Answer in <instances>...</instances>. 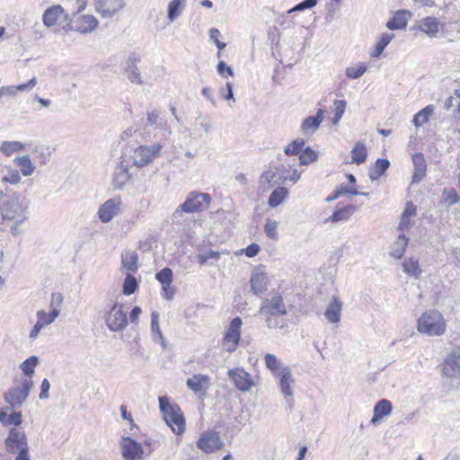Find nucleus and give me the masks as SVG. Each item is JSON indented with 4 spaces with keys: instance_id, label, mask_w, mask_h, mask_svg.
Segmentation results:
<instances>
[{
    "instance_id": "obj_1",
    "label": "nucleus",
    "mask_w": 460,
    "mask_h": 460,
    "mask_svg": "<svg viewBox=\"0 0 460 460\" xmlns=\"http://www.w3.org/2000/svg\"><path fill=\"white\" fill-rule=\"evenodd\" d=\"M7 187L0 190V211L4 220L22 224L27 219V204L17 194L9 195Z\"/></svg>"
},
{
    "instance_id": "obj_2",
    "label": "nucleus",
    "mask_w": 460,
    "mask_h": 460,
    "mask_svg": "<svg viewBox=\"0 0 460 460\" xmlns=\"http://www.w3.org/2000/svg\"><path fill=\"white\" fill-rule=\"evenodd\" d=\"M159 408L166 424L174 433L181 434L185 429V418L177 404H172L166 396L159 397Z\"/></svg>"
},
{
    "instance_id": "obj_3",
    "label": "nucleus",
    "mask_w": 460,
    "mask_h": 460,
    "mask_svg": "<svg viewBox=\"0 0 460 460\" xmlns=\"http://www.w3.org/2000/svg\"><path fill=\"white\" fill-rule=\"evenodd\" d=\"M417 329L429 336H440L446 331V323L437 310H428L418 319Z\"/></svg>"
},
{
    "instance_id": "obj_4",
    "label": "nucleus",
    "mask_w": 460,
    "mask_h": 460,
    "mask_svg": "<svg viewBox=\"0 0 460 460\" xmlns=\"http://www.w3.org/2000/svg\"><path fill=\"white\" fill-rule=\"evenodd\" d=\"M211 201V197L208 193L199 191H191L188 194L185 201L181 204L174 211L172 217L174 219L182 216V213H197L206 210Z\"/></svg>"
},
{
    "instance_id": "obj_5",
    "label": "nucleus",
    "mask_w": 460,
    "mask_h": 460,
    "mask_svg": "<svg viewBox=\"0 0 460 460\" xmlns=\"http://www.w3.org/2000/svg\"><path fill=\"white\" fill-rule=\"evenodd\" d=\"M32 386V379L25 378L20 385L13 386L5 392L4 399L9 404L7 410L14 411L16 408L21 407L28 399Z\"/></svg>"
},
{
    "instance_id": "obj_6",
    "label": "nucleus",
    "mask_w": 460,
    "mask_h": 460,
    "mask_svg": "<svg viewBox=\"0 0 460 460\" xmlns=\"http://www.w3.org/2000/svg\"><path fill=\"white\" fill-rule=\"evenodd\" d=\"M107 296L109 300L107 306L110 307L109 314L106 317L107 327L112 332L122 331L128 325L127 315L122 311L121 307H118V302L114 293H108Z\"/></svg>"
},
{
    "instance_id": "obj_7",
    "label": "nucleus",
    "mask_w": 460,
    "mask_h": 460,
    "mask_svg": "<svg viewBox=\"0 0 460 460\" xmlns=\"http://www.w3.org/2000/svg\"><path fill=\"white\" fill-rule=\"evenodd\" d=\"M162 147L160 143L138 146L131 155L133 164L138 168L149 164L161 156Z\"/></svg>"
},
{
    "instance_id": "obj_8",
    "label": "nucleus",
    "mask_w": 460,
    "mask_h": 460,
    "mask_svg": "<svg viewBox=\"0 0 460 460\" xmlns=\"http://www.w3.org/2000/svg\"><path fill=\"white\" fill-rule=\"evenodd\" d=\"M4 447L9 454L29 453L28 438L25 432L16 428H12L7 438L4 439Z\"/></svg>"
},
{
    "instance_id": "obj_9",
    "label": "nucleus",
    "mask_w": 460,
    "mask_h": 460,
    "mask_svg": "<svg viewBox=\"0 0 460 460\" xmlns=\"http://www.w3.org/2000/svg\"><path fill=\"white\" fill-rule=\"evenodd\" d=\"M442 376L448 377L450 385L460 378V347L451 349L442 364Z\"/></svg>"
},
{
    "instance_id": "obj_10",
    "label": "nucleus",
    "mask_w": 460,
    "mask_h": 460,
    "mask_svg": "<svg viewBox=\"0 0 460 460\" xmlns=\"http://www.w3.org/2000/svg\"><path fill=\"white\" fill-rule=\"evenodd\" d=\"M242 324L243 322L239 316L234 317L230 323L224 336V346L226 351L234 352L236 350L241 339Z\"/></svg>"
},
{
    "instance_id": "obj_11",
    "label": "nucleus",
    "mask_w": 460,
    "mask_h": 460,
    "mask_svg": "<svg viewBox=\"0 0 460 460\" xmlns=\"http://www.w3.org/2000/svg\"><path fill=\"white\" fill-rule=\"evenodd\" d=\"M228 377L236 389L242 392H248L255 385L251 375L242 367L229 369Z\"/></svg>"
},
{
    "instance_id": "obj_12",
    "label": "nucleus",
    "mask_w": 460,
    "mask_h": 460,
    "mask_svg": "<svg viewBox=\"0 0 460 460\" xmlns=\"http://www.w3.org/2000/svg\"><path fill=\"white\" fill-rule=\"evenodd\" d=\"M197 447L206 453H211L223 447V441L216 431H207L201 434Z\"/></svg>"
},
{
    "instance_id": "obj_13",
    "label": "nucleus",
    "mask_w": 460,
    "mask_h": 460,
    "mask_svg": "<svg viewBox=\"0 0 460 460\" xmlns=\"http://www.w3.org/2000/svg\"><path fill=\"white\" fill-rule=\"evenodd\" d=\"M124 5V0H95V10L103 18H111Z\"/></svg>"
},
{
    "instance_id": "obj_14",
    "label": "nucleus",
    "mask_w": 460,
    "mask_h": 460,
    "mask_svg": "<svg viewBox=\"0 0 460 460\" xmlns=\"http://www.w3.org/2000/svg\"><path fill=\"white\" fill-rule=\"evenodd\" d=\"M141 62L140 56L136 53H132L128 56L126 60L125 66V73L127 75L128 79L132 84H142L143 80L141 77L140 70L137 65Z\"/></svg>"
},
{
    "instance_id": "obj_15",
    "label": "nucleus",
    "mask_w": 460,
    "mask_h": 460,
    "mask_svg": "<svg viewBox=\"0 0 460 460\" xmlns=\"http://www.w3.org/2000/svg\"><path fill=\"white\" fill-rule=\"evenodd\" d=\"M121 201L119 198L110 199L99 208L98 217L102 223H108L118 214Z\"/></svg>"
},
{
    "instance_id": "obj_16",
    "label": "nucleus",
    "mask_w": 460,
    "mask_h": 460,
    "mask_svg": "<svg viewBox=\"0 0 460 460\" xmlns=\"http://www.w3.org/2000/svg\"><path fill=\"white\" fill-rule=\"evenodd\" d=\"M120 448L121 455L123 457H132L135 459H139L142 457L144 454L142 446L135 439L129 437L122 438Z\"/></svg>"
},
{
    "instance_id": "obj_17",
    "label": "nucleus",
    "mask_w": 460,
    "mask_h": 460,
    "mask_svg": "<svg viewBox=\"0 0 460 460\" xmlns=\"http://www.w3.org/2000/svg\"><path fill=\"white\" fill-rule=\"evenodd\" d=\"M128 171V165L124 164L123 162H120L119 164H117L114 169L112 177V184L115 189L121 190L124 188L126 183L131 178V174Z\"/></svg>"
},
{
    "instance_id": "obj_18",
    "label": "nucleus",
    "mask_w": 460,
    "mask_h": 460,
    "mask_svg": "<svg viewBox=\"0 0 460 460\" xmlns=\"http://www.w3.org/2000/svg\"><path fill=\"white\" fill-rule=\"evenodd\" d=\"M412 163L414 166V172L412 175L411 183L417 184L422 181L426 174L427 164L423 154H414L412 155Z\"/></svg>"
},
{
    "instance_id": "obj_19",
    "label": "nucleus",
    "mask_w": 460,
    "mask_h": 460,
    "mask_svg": "<svg viewBox=\"0 0 460 460\" xmlns=\"http://www.w3.org/2000/svg\"><path fill=\"white\" fill-rule=\"evenodd\" d=\"M250 284L251 289L254 295H262L268 288V277L266 273L261 271L253 272L250 279Z\"/></svg>"
},
{
    "instance_id": "obj_20",
    "label": "nucleus",
    "mask_w": 460,
    "mask_h": 460,
    "mask_svg": "<svg viewBox=\"0 0 460 460\" xmlns=\"http://www.w3.org/2000/svg\"><path fill=\"white\" fill-rule=\"evenodd\" d=\"M279 386L283 395L290 397L293 395L292 385L294 384V378L290 368H284L279 376Z\"/></svg>"
},
{
    "instance_id": "obj_21",
    "label": "nucleus",
    "mask_w": 460,
    "mask_h": 460,
    "mask_svg": "<svg viewBox=\"0 0 460 460\" xmlns=\"http://www.w3.org/2000/svg\"><path fill=\"white\" fill-rule=\"evenodd\" d=\"M37 83H38L37 78L32 77L27 83H24V84H21L18 85L2 86L0 88V96H5V95L14 96V95H16L18 91L30 92L35 87Z\"/></svg>"
},
{
    "instance_id": "obj_22",
    "label": "nucleus",
    "mask_w": 460,
    "mask_h": 460,
    "mask_svg": "<svg viewBox=\"0 0 460 460\" xmlns=\"http://www.w3.org/2000/svg\"><path fill=\"white\" fill-rule=\"evenodd\" d=\"M392 411V403L386 400L382 399L374 407V416L371 419V423L374 425L378 424L381 420L389 415Z\"/></svg>"
},
{
    "instance_id": "obj_23",
    "label": "nucleus",
    "mask_w": 460,
    "mask_h": 460,
    "mask_svg": "<svg viewBox=\"0 0 460 460\" xmlns=\"http://www.w3.org/2000/svg\"><path fill=\"white\" fill-rule=\"evenodd\" d=\"M341 305L342 304L339 297L332 296V301L329 303L324 312V315L330 323H335L340 322Z\"/></svg>"
},
{
    "instance_id": "obj_24",
    "label": "nucleus",
    "mask_w": 460,
    "mask_h": 460,
    "mask_svg": "<svg viewBox=\"0 0 460 460\" xmlns=\"http://www.w3.org/2000/svg\"><path fill=\"white\" fill-rule=\"evenodd\" d=\"M410 17V12L399 10L395 13L394 17L387 22L386 26L389 30L404 29L407 26L408 19Z\"/></svg>"
},
{
    "instance_id": "obj_25",
    "label": "nucleus",
    "mask_w": 460,
    "mask_h": 460,
    "mask_svg": "<svg viewBox=\"0 0 460 460\" xmlns=\"http://www.w3.org/2000/svg\"><path fill=\"white\" fill-rule=\"evenodd\" d=\"M64 15V9L60 5H53L48 8L43 14V23L47 27H52L58 23Z\"/></svg>"
},
{
    "instance_id": "obj_26",
    "label": "nucleus",
    "mask_w": 460,
    "mask_h": 460,
    "mask_svg": "<svg viewBox=\"0 0 460 460\" xmlns=\"http://www.w3.org/2000/svg\"><path fill=\"white\" fill-rule=\"evenodd\" d=\"M452 117L460 121V91L455 90L454 94L447 98L444 103V109L450 111L453 109Z\"/></svg>"
},
{
    "instance_id": "obj_27",
    "label": "nucleus",
    "mask_w": 460,
    "mask_h": 460,
    "mask_svg": "<svg viewBox=\"0 0 460 460\" xmlns=\"http://www.w3.org/2000/svg\"><path fill=\"white\" fill-rule=\"evenodd\" d=\"M419 29L430 38L436 37L439 31L438 22L435 17H426L420 22Z\"/></svg>"
},
{
    "instance_id": "obj_28",
    "label": "nucleus",
    "mask_w": 460,
    "mask_h": 460,
    "mask_svg": "<svg viewBox=\"0 0 460 460\" xmlns=\"http://www.w3.org/2000/svg\"><path fill=\"white\" fill-rule=\"evenodd\" d=\"M416 215V207L412 202H408L400 219L398 230L404 232L411 227V217Z\"/></svg>"
},
{
    "instance_id": "obj_29",
    "label": "nucleus",
    "mask_w": 460,
    "mask_h": 460,
    "mask_svg": "<svg viewBox=\"0 0 460 460\" xmlns=\"http://www.w3.org/2000/svg\"><path fill=\"white\" fill-rule=\"evenodd\" d=\"M98 25L97 19L93 15H83L76 22V31L87 33L93 31Z\"/></svg>"
},
{
    "instance_id": "obj_30",
    "label": "nucleus",
    "mask_w": 460,
    "mask_h": 460,
    "mask_svg": "<svg viewBox=\"0 0 460 460\" xmlns=\"http://www.w3.org/2000/svg\"><path fill=\"white\" fill-rule=\"evenodd\" d=\"M390 162L385 158H378L374 166L369 169V179L371 181L378 180L389 168Z\"/></svg>"
},
{
    "instance_id": "obj_31",
    "label": "nucleus",
    "mask_w": 460,
    "mask_h": 460,
    "mask_svg": "<svg viewBox=\"0 0 460 460\" xmlns=\"http://www.w3.org/2000/svg\"><path fill=\"white\" fill-rule=\"evenodd\" d=\"M265 365L271 373L277 376L284 368H289V367L284 365L275 355L267 353L264 356Z\"/></svg>"
},
{
    "instance_id": "obj_32",
    "label": "nucleus",
    "mask_w": 460,
    "mask_h": 460,
    "mask_svg": "<svg viewBox=\"0 0 460 460\" xmlns=\"http://www.w3.org/2000/svg\"><path fill=\"white\" fill-rule=\"evenodd\" d=\"M0 422L3 426H20L22 423V415L20 411H13L8 414L5 411H0Z\"/></svg>"
},
{
    "instance_id": "obj_33",
    "label": "nucleus",
    "mask_w": 460,
    "mask_h": 460,
    "mask_svg": "<svg viewBox=\"0 0 460 460\" xmlns=\"http://www.w3.org/2000/svg\"><path fill=\"white\" fill-rule=\"evenodd\" d=\"M151 332L153 341L160 342L165 348L164 338L159 327V314L155 311L151 314Z\"/></svg>"
},
{
    "instance_id": "obj_34",
    "label": "nucleus",
    "mask_w": 460,
    "mask_h": 460,
    "mask_svg": "<svg viewBox=\"0 0 460 460\" xmlns=\"http://www.w3.org/2000/svg\"><path fill=\"white\" fill-rule=\"evenodd\" d=\"M288 190L287 188L279 186L270 195L268 204L270 208L279 206L288 197Z\"/></svg>"
},
{
    "instance_id": "obj_35",
    "label": "nucleus",
    "mask_w": 460,
    "mask_h": 460,
    "mask_svg": "<svg viewBox=\"0 0 460 460\" xmlns=\"http://www.w3.org/2000/svg\"><path fill=\"white\" fill-rule=\"evenodd\" d=\"M208 382V377L204 375H194L192 377L188 378L186 385L195 394L202 392L205 387L204 385Z\"/></svg>"
},
{
    "instance_id": "obj_36",
    "label": "nucleus",
    "mask_w": 460,
    "mask_h": 460,
    "mask_svg": "<svg viewBox=\"0 0 460 460\" xmlns=\"http://www.w3.org/2000/svg\"><path fill=\"white\" fill-rule=\"evenodd\" d=\"M138 257L135 252H124L121 254L122 266L128 271L135 272L137 269Z\"/></svg>"
},
{
    "instance_id": "obj_37",
    "label": "nucleus",
    "mask_w": 460,
    "mask_h": 460,
    "mask_svg": "<svg viewBox=\"0 0 460 460\" xmlns=\"http://www.w3.org/2000/svg\"><path fill=\"white\" fill-rule=\"evenodd\" d=\"M13 162L20 167L23 176H31L35 171V166L31 163L29 155L18 156Z\"/></svg>"
},
{
    "instance_id": "obj_38",
    "label": "nucleus",
    "mask_w": 460,
    "mask_h": 460,
    "mask_svg": "<svg viewBox=\"0 0 460 460\" xmlns=\"http://www.w3.org/2000/svg\"><path fill=\"white\" fill-rule=\"evenodd\" d=\"M356 211V207L349 205L342 208L335 210L332 215L329 217V221L332 223L347 220Z\"/></svg>"
},
{
    "instance_id": "obj_39",
    "label": "nucleus",
    "mask_w": 460,
    "mask_h": 460,
    "mask_svg": "<svg viewBox=\"0 0 460 460\" xmlns=\"http://www.w3.org/2000/svg\"><path fill=\"white\" fill-rule=\"evenodd\" d=\"M408 242L409 239L404 234H399L390 252V255L394 259L402 258L405 252Z\"/></svg>"
},
{
    "instance_id": "obj_40",
    "label": "nucleus",
    "mask_w": 460,
    "mask_h": 460,
    "mask_svg": "<svg viewBox=\"0 0 460 460\" xmlns=\"http://www.w3.org/2000/svg\"><path fill=\"white\" fill-rule=\"evenodd\" d=\"M222 253L223 252L217 251L208 250L199 253L197 255V260L200 265H213L214 261H217L220 259Z\"/></svg>"
},
{
    "instance_id": "obj_41",
    "label": "nucleus",
    "mask_w": 460,
    "mask_h": 460,
    "mask_svg": "<svg viewBox=\"0 0 460 460\" xmlns=\"http://www.w3.org/2000/svg\"><path fill=\"white\" fill-rule=\"evenodd\" d=\"M434 109L433 105H428L416 113L412 119L414 126L418 128L427 123L429 116L433 113Z\"/></svg>"
},
{
    "instance_id": "obj_42",
    "label": "nucleus",
    "mask_w": 460,
    "mask_h": 460,
    "mask_svg": "<svg viewBox=\"0 0 460 460\" xmlns=\"http://www.w3.org/2000/svg\"><path fill=\"white\" fill-rule=\"evenodd\" d=\"M403 271L408 275L418 279L421 274L419 261L413 258L405 260L402 263Z\"/></svg>"
},
{
    "instance_id": "obj_43",
    "label": "nucleus",
    "mask_w": 460,
    "mask_h": 460,
    "mask_svg": "<svg viewBox=\"0 0 460 460\" xmlns=\"http://www.w3.org/2000/svg\"><path fill=\"white\" fill-rule=\"evenodd\" d=\"M440 202L445 204L447 207H450L458 204L460 202V197L455 189L445 188L441 195Z\"/></svg>"
},
{
    "instance_id": "obj_44",
    "label": "nucleus",
    "mask_w": 460,
    "mask_h": 460,
    "mask_svg": "<svg viewBox=\"0 0 460 460\" xmlns=\"http://www.w3.org/2000/svg\"><path fill=\"white\" fill-rule=\"evenodd\" d=\"M39 364V358L36 356H31L27 359H25L21 365L20 368L22 373L27 376L26 378L32 377L35 367Z\"/></svg>"
},
{
    "instance_id": "obj_45",
    "label": "nucleus",
    "mask_w": 460,
    "mask_h": 460,
    "mask_svg": "<svg viewBox=\"0 0 460 460\" xmlns=\"http://www.w3.org/2000/svg\"><path fill=\"white\" fill-rule=\"evenodd\" d=\"M351 154L352 157L350 163L360 164L366 161L367 148L364 144L358 142L355 147L352 149Z\"/></svg>"
},
{
    "instance_id": "obj_46",
    "label": "nucleus",
    "mask_w": 460,
    "mask_h": 460,
    "mask_svg": "<svg viewBox=\"0 0 460 460\" xmlns=\"http://www.w3.org/2000/svg\"><path fill=\"white\" fill-rule=\"evenodd\" d=\"M25 145L20 141H4L0 146V151L9 156L14 152L23 150Z\"/></svg>"
},
{
    "instance_id": "obj_47",
    "label": "nucleus",
    "mask_w": 460,
    "mask_h": 460,
    "mask_svg": "<svg viewBox=\"0 0 460 460\" xmlns=\"http://www.w3.org/2000/svg\"><path fill=\"white\" fill-rule=\"evenodd\" d=\"M59 309L52 308L50 312L48 314L44 310H40L37 312L38 321L40 322L44 326L52 323L55 319L59 315Z\"/></svg>"
},
{
    "instance_id": "obj_48",
    "label": "nucleus",
    "mask_w": 460,
    "mask_h": 460,
    "mask_svg": "<svg viewBox=\"0 0 460 460\" xmlns=\"http://www.w3.org/2000/svg\"><path fill=\"white\" fill-rule=\"evenodd\" d=\"M394 34L392 33H383L378 40V42L376 44L374 51L371 53L372 58H377L379 57L385 47L390 43V41L393 40Z\"/></svg>"
},
{
    "instance_id": "obj_49",
    "label": "nucleus",
    "mask_w": 460,
    "mask_h": 460,
    "mask_svg": "<svg viewBox=\"0 0 460 460\" xmlns=\"http://www.w3.org/2000/svg\"><path fill=\"white\" fill-rule=\"evenodd\" d=\"M262 303L270 305V308L274 309L276 314L279 315H284L287 313L283 299L280 296H275L271 299H264Z\"/></svg>"
},
{
    "instance_id": "obj_50",
    "label": "nucleus",
    "mask_w": 460,
    "mask_h": 460,
    "mask_svg": "<svg viewBox=\"0 0 460 460\" xmlns=\"http://www.w3.org/2000/svg\"><path fill=\"white\" fill-rule=\"evenodd\" d=\"M319 121L313 116L305 118L301 124V130L303 134L312 135L319 128Z\"/></svg>"
},
{
    "instance_id": "obj_51",
    "label": "nucleus",
    "mask_w": 460,
    "mask_h": 460,
    "mask_svg": "<svg viewBox=\"0 0 460 460\" xmlns=\"http://www.w3.org/2000/svg\"><path fill=\"white\" fill-rule=\"evenodd\" d=\"M184 0H172L168 5V19L173 22L181 14Z\"/></svg>"
},
{
    "instance_id": "obj_52",
    "label": "nucleus",
    "mask_w": 460,
    "mask_h": 460,
    "mask_svg": "<svg viewBox=\"0 0 460 460\" xmlns=\"http://www.w3.org/2000/svg\"><path fill=\"white\" fill-rule=\"evenodd\" d=\"M334 104V111H333V117L332 119V124L337 125L339 124L341 119L342 118L345 109L347 106V102L344 100H335L333 102Z\"/></svg>"
},
{
    "instance_id": "obj_53",
    "label": "nucleus",
    "mask_w": 460,
    "mask_h": 460,
    "mask_svg": "<svg viewBox=\"0 0 460 460\" xmlns=\"http://www.w3.org/2000/svg\"><path fill=\"white\" fill-rule=\"evenodd\" d=\"M317 153L309 146L304 149L299 155V162L302 165H307L317 160Z\"/></svg>"
},
{
    "instance_id": "obj_54",
    "label": "nucleus",
    "mask_w": 460,
    "mask_h": 460,
    "mask_svg": "<svg viewBox=\"0 0 460 460\" xmlns=\"http://www.w3.org/2000/svg\"><path fill=\"white\" fill-rule=\"evenodd\" d=\"M172 270L165 267L155 274V279L161 283V285H167L172 283Z\"/></svg>"
},
{
    "instance_id": "obj_55",
    "label": "nucleus",
    "mask_w": 460,
    "mask_h": 460,
    "mask_svg": "<svg viewBox=\"0 0 460 460\" xmlns=\"http://www.w3.org/2000/svg\"><path fill=\"white\" fill-rule=\"evenodd\" d=\"M137 288V282L131 274L127 275L123 284V293L127 296L132 295Z\"/></svg>"
},
{
    "instance_id": "obj_56",
    "label": "nucleus",
    "mask_w": 460,
    "mask_h": 460,
    "mask_svg": "<svg viewBox=\"0 0 460 460\" xmlns=\"http://www.w3.org/2000/svg\"><path fill=\"white\" fill-rule=\"evenodd\" d=\"M278 226L279 223L277 221L267 219L266 224L264 226V232L266 235L272 240H277L279 237L277 231Z\"/></svg>"
},
{
    "instance_id": "obj_57",
    "label": "nucleus",
    "mask_w": 460,
    "mask_h": 460,
    "mask_svg": "<svg viewBox=\"0 0 460 460\" xmlns=\"http://www.w3.org/2000/svg\"><path fill=\"white\" fill-rule=\"evenodd\" d=\"M305 141L302 139H296L292 141L284 150L287 155H295L301 152Z\"/></svg>"
},
{
    "instance_id": "obj_58",
    "label": "nucleus",
    "mask_w": 460,
    "mask_h": 460,
    "mask_svg": "<svg viewBox=\"0 0 460 460\" xmlns=\"http://www.w3.org/2000/svg\"><path fill=\"white\" fill-rule=\"evenodd\" d=\"M367 70V66L364 65L358 66H350L346 69V75L349 78L358 79L364 75Z\"/></svg>"
},
{
    "instance_id": "obj_59",
    "label": "nucleus",
    "mask_w": 460,
    "mask_h": 460,
    "mask_svg": "<svg viewBox=\"0 0 460 460\" xmlns=\"http://www.w3.org/2000/svg\"><path fill=\"white\" fill-rule=\"evenodd\" d=\"M276 171L271 169L265 171L260 177V184L262 186H270L273 181L275 182L274 179L276 178Z\"/></svg>"
},
{
    "instance_id": "obj_60",
    "label": "nucleus",
    "mask_w": 460,
    "mask_h": 460,
    "mask_svg": "<svg viewBox=\"0 0 460 460\" xmlns=\"http://www.w3.org/2000/svg\"><path fill=\"white\" fill-rule=\"evenodd\" d=\"M21 181L20 172L17 170H9L8 174L4 175L1 182L2 183H10V184H17Z\"/></svg>"
},
{
    "instance_id": "obj_61",
    "label": "nucleus",
    "mask_w": 460,
    "mask_h": 460,
    "mask_svg": "<svg viewBox=\"0 0 460 460\" xmlns=\"http://www.w3.org/2000/svg\"><path fill=\"white\" fill-rule=\"evenodd\" d=\"M146 120H147V124L150 126L156 125L157 128L163 127L162 123L160 122V114L157 110H153L151 111H147Z\"/></svg>"
},
{
    "instance_id": "obj_62",
    "label": "nucleus",
    "mask_w": 460,
    "mask_h": 460,
    "mask_svg": "<svg viewBox=\"0 0 460 460\" xmlns=\"http://www.w3.org/2000/svg\"><path fill=\"white\" fill-rule=\"evenodd\" d=\"M340 193V196L349 194L354 196H368L367 192H360L357 189H352L347 185L341 184L339 188L336 189Z\"/></svg>"
},
{
    "instance_id": "obj_63",
    "label": "nucleus",
    "mask_w": 460,
    "mask_h": 460,
    "mask_svg": "<svg viewBox=\"0 0 460 460\" xmlns=\"http://www.w3.org/2000/svg\"><path fill=\"white\" fill-rule=\"evenodd\" d=\"M221 36V33L219 31V30L216 29V28H212L209 30V39L210 40H212L213 42H215V44L217 45V49L219 50H223L225 48H226V43L224 42H221L219 40V37Z\"/></svg>"
},
{
    "instance_id": "obj_64",
    "label": "nucleus",
    "mask_w": 460,
    "mask_h": 460,
    "mask_svg": "<svg viewBox=\"0 0 460 460\" xmlns=\"http://www.w3.org/2000/svg\"><path fill=\"white\" fill-rule=\"evenodd\" d=\"M219 93L223 99L226 101L232 100L233 102H235V99L234 97V92H233V84L230 82H227L226 84V88L222 87L219 90Z\"/></svg>"
}]
</instances>
